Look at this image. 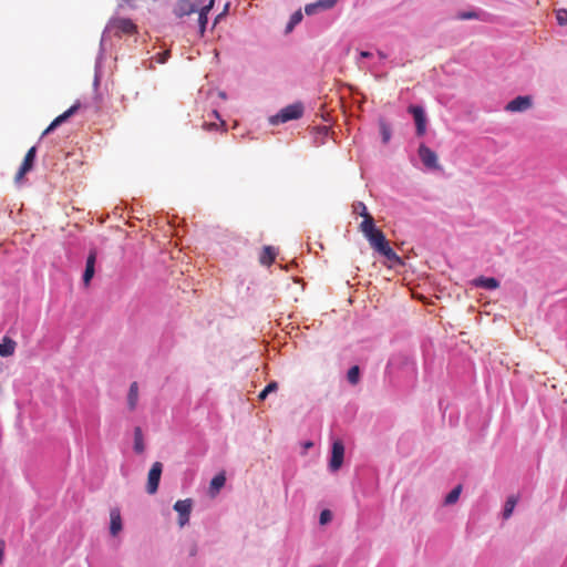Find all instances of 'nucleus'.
<instances>
[{
  "mask_svg": "<svg viewBox=\"0 0 567 567\" xmlns=\"http://www.w3.org/2000/svg\"><path fill=\"white\" fill-rule=\"evenodd\" d=\"M370 246L389 261L401 264V258L391 248L382 230L377 229L365 237Z\"/></svg>",
  "mask_w": 567,
  "mask_h": 567,
  "instance_id": "f257e3e1",
  "label": "nucleus"
},
{
  "mask_svg": "<svg viewBox=\"0 0 567 567\" xmlns=\"http://www.w3.org/2000/svg\"><path fill=\"white\" fill-rule=\"evenodd\" d=\"M303 114V105L301 103H293L290 105H287L282 110H280L279 113L270 117V123L272 125H277L280 123H286L291 120H298Z\"/></svg>",
  "mask_w": 567,
  "mask_h": 567,
  "instance_id": "f03ea898",
  "label": "nucleus"
},
{
  "mask_svg": "<svg viewBox=\"0 0 567 567\" xmlns=\"http://www.w3.org/2000/svg\"><path fill=\"white\" fill-rule=\"evenodd\" d=\"M109 28L118 37L122 34L132 35L137 31L136 24L131 19L126 18L112 19L109 23Z\"/></svg>",
  "mask_w": 567,
  "mask_h": 567,
  "instance_id": "7ed1b4c3",
  "label": "nucleus"
},
{
  "mask_svg": "<svg viewBox=\"0 0 567 567\" xmlns=\"http://www.w3.org/2000/svg\"><path fill=\"white\" fill-rule=\"evenodd\" d=\"M343 457H344L343 442L341 440L333 441L332 449H331V457H330V462H329V468L332 472L338 471L342 466Z\"/></svg>",
  "mask_w": 567,
  "mask_h": 567,
  "instance_id": "20e7f679",
  "label": "nucleus"
},
{
  "mask_svg": "<svg viewBox=\"0 0 567 567\" xmlns=\"http://www.w3.org/2000/svg\"><path fill=\"white\" fill-rule=\"evenodd\" d=\"M162 471H163V464L161 462H155L152 465V467L148 472L147 485H146V491L148 494L152 495L157 492L158 484L161 481Z\"/></svg>",
  "mask_w": 567,
  "mask_h": 567,
  "instance_id": "39448f33",
  "label": "nucleus"
},
{
  "mask_svg": "<svg viewBox=\"0 0 567 567\" xmlns=\"http://www.w3.org/2000/svg\"><path fill=\"white\" fill-rule=\"evenodd\" d=\"M192 506H193V503H192V499H189V498L177 501L174 504V509L178 513V516H179L178 525L181 527L185 526L188 523L190 512H192Z\"/></svg>",
  "mask_w": 567,
  "mask_h": 567,
  "instance_id": "423d86ee",
  "label": "nucleus"
},
{
  "mask_svg": "<svg viewBox=\"0 0 567 567\" xmlns=\"http://www.w3.org/2000/svg\"><path fill=\"white\" fill-rule=\"evenodd\" d=\"M409 112L413 115L417 136H423L426 132V117L423 107L411 105Z\"/></svg>",
  "mask_w": 567,
  "mask_h": 567,
  "instance_id": "0eeeda50",
  "label": "nucleus"
},
{
  "mask_svg": "<svg viewBox=\"0 0 567 567\" xmlns=\"http://www.w3.org/2000/svg\"><path fill=\"white\" fill-rule=\"evenodd\" d=\"M35 154H37L35 146H32L27 152V154L24 156V159H23L19 171L17 172V174L14 176V181L17 183H20L22 181V178L24 177V175L32 169L33 163H34V159H35Z\"/></svg>",
  "mask_w": 567,
  "mask_h": 567,
  "instance_id": "6e6552de",
  "label": "nucleus"
},
{
  "mask_svg": "<svg viewBox=\"0 0 567 567\" xmlns=\"http://www.w3.org/2000/svg\"><path fill=\"white\" fill-rule=\"evenodd\" d=\"M530 106H532V99L527 95H525V96L520 95V96L515 97L511 102H508L507 105L505 106V110L507 112H512V113L524 112V111L528 110Z\"/></svg>",
  "mask_w": 567,
  "mask_h": 567,
  "instance_id": "1a4fd4ad",
  "label": "nucleus"
},
{
  "mask_svg": "<svg viewBox=\"0 0 567 567\" xmlns=\"http://www.w3.org/2000/svg\"><path fill=\"white\" fill-rule=\"evenodd\" d=\"M419 156L426 167L439 168L437 155L424 144L419 147Z\"/></svg>",
  "mask_w": 567,
  "mask_h": 567,
  "instance_id": "9d476101",
  "label": "nucleus"
},
{
  "mask_svg": "<svg viewBox=\"0 0 567 567\" xmlns=\"http://www.w3.org/2000/svg\"><path fill=\"white\" fill-rule=\"evenodd\" d=\"M79 107H80V104L76 103V104L72 105L69 110H66L64 113H62L61 115L56 116L51 122V124L44 130V132L42 133V136L49 134L50 132L55 130L59 125H61L62 123L68 121L79 110Z\"/></svg>",
  "mask_w": 567,
  "mask_h": 567,
  "instance_id": "9b49d317",
  "label": "nucleus"
},
{
  "mask_svg": "<svg viewBox=\"0 0 567 567\" xmlns=\"http://www.w3.org/2000/svg\"><path fill=\"white\" fill-rule=\"evenodd\" d=\"M96 257H97L96 250L92 249L89 252V256L86 258L85 270H84V274H83V282H84L85 286L90 285V281H91V279L94 276Z\"/></svg>",
  "mask_w": 567,
  "mask_h": 567,
  "instance_id": "f8f14e48",
  "label": "nucleus"
},
{
  "mask_svg": "<svg viewBox=\"0 0 567 567\" xmlns=\"http://www.w3.org/2000/svg\"><path fill=\"white\" fill-rule=\"evenodd\" d=\"M123 528L122 517L118 507H113L110 511V533L112 536H116Z\"/></svg>",
  "mask_w": 567,
  "mask_h": 567,
  "instance_id": "ddd939ff",
  "label": "nucleus"
},
{
  "mask_svg": "<svg viewBox=\"0 0 567 567\" xmlns=\"http://www.w3.org/2000/svg\"><path fill=\"white\" fill-rule=\"evenodd\" d=\"M213 6H214V0H207V3L200 4V8L197 10L200 34H204V32H205L206 24L208 22L207 13L210 11Z\"/></svg>",
  "mask_w": 567,
  "mask_h": 567,
  "instance_id": "4468645a",
  "label": "nucleus"
},
{
  "mask_svg": "<svg viewBox=\"0 0 567 567\" xmlns=\"http://www.w3.org/2000/svg\"><path fill=\"white\" fill-rule=\"evenodd\" d=\"M140 390L137 382H132L127 393V406L130 411H134L138 403Z\"/></svg>",
  "mask_w": 567,
  "mask_h": 567,
  "instance_id": "2eb2a0df",
  "label": "nucleus"
},
{
  "mask_svg": "<svg viewBox=\"0 0 567 567\" xmlns=\"http://www.w3.org/2000/svg\"><path fill=\"white\" fill-rule=\"evenodd\" d=\"M277 256V250L272 246H265L259 256V262L264 266L269 267Z\"/></svg>",
  "mask_w": 567,
  "mask_h": 567,
  "instance_id": "dca6fc26",
  "label": "nucleus"
},
{
  "mask_svg": "<svg viewBox=\"0 0 567 567\" xmlns=\"http://www.w3.org/2000/svg\"><path fill=\"white\" fill-rule=\"evenodd\" d=\"M473 285L475 287L489 289V290L496 289L499 287V282L497 279H495L493 277H484V276H481V277L474 279Z\"/></svg>",
  "mask_w": 567,
  "mask_h": 567,
  "instance_id": "f3484780",
  "label": "nucleus"
},
{
  "mask_svg": "<svg viewBox=\"0 0 567 567\" xmlns=\"http://www.w3.org/2000/svg\"><path fill=\"white\" fill-rule=\"evenodd\" d=\"M17 343L9 337H3L0 342V357H10L16 351Z\"/></svg>",
  "mask_w": 567,
  "mask_h": 567,
  "instance_id": "a211bd4d",
  "label": "nucleus"
},
{
  "mask_svg": "<svg viewBox=\"0 0 567 567\" xmlns=\"http://www.w3.org/2000/svg\"><path fill=\"white\" fill-rule=\"evenodd\" d=\"M374 225V219L370 214L363 216V220L360 224V230L363 233L364 237L377 230Z\"/></svg>",
  "mask_w": 567,
  "mask_h": 567,
  "instance_id": "6ab92c4d",
  "label": "nucleus"
},
{
  "mask_svg": "<svg viewBox=\"0 0 567 567\" xmlns=\"http://www.w3.org/2000/svg\"><path fill=\"white\" fill-rule=\"evenodd\" d=\"M226 477L224 473L217 474L212 481H210V493L213 495H216L219 489L225 485Z\"/></svg>",
  "mask_w": 567,
  "mask_h": 567,
  "instance_id": "aec40b11",
  "label": "nucleus"
},
{
  "mask_svg": "<svg viewBox=\"0 0 567 567\" xmlns=\"http://www.w3.org/2000/svg\"><path fill=\"white\" fill-rule=\"evenodd\" d=\"M328 10L323 0H317L316 2L309 3L305 7V12L308 16L318 13L319 11Z\"/></svg>",
  "mask_w": 567,
  "mask_h": 567,
  "instance_id": "412c9836",
  "label": "nucleus"
},
{
  "mask_svg": "<svg viewBox=\"0 0 567 567\" xmlns=\"http://www.w3.org/2000/svg\"><path fill=\"white\" fill-rule=\"evenodd\" d=\"M134 450L137 453L144 452L143 435H142V430L140 427H136L134 431Z\"/></svg>",
  "mask_w": 567,
  "mask_h": 567,
  "instance_id": "4be33fe9",
  "label": "nucleus"
},
{
  "mask_svg": "<svg viewBox=\"0 0 567 567\" xmlns=\"http://www.w3.org/2000/svg\"><path fill=\"white\" fill-rule=\"evenodd\" d=\"M517 504V498L515 496H509L505 503L503 516L504 518H508Z\"/></svg>",
  "mask_w": 567,
  "mask_h": 567,
  "instance_id": "5701e85b",
  "label": "nucleus"
},
{
  "mask_svg": "<svg viewBox=\"0 0 567 567\" xmlns=\"http://www.w3.org/2000/svg\"><path fill=\"white\" fill-rule=\"evenodd\" d=\"M461 491H462V486L461 485H457L455 486L445 497V504L446 505H452L454 503H456V501L460 497V494H461Z\"/></svg>",
  "mask_w": 567,
  "mask_h": 567,
  "instance_id": "b1692460",
  "label": "nucleus"
},
{
  "mask_svg": "<svg viewBox=\"0 0 567 567\" xmlns=\"http://www.w3.org/2000/svg\"><path fill=\"white\" fill-rule=\"evenodd\" d=\"M379 127L382 141L384 144H386L391 138V127L384 121H380Z\"/></svg>",
  "mask_w": 567,
  "mask_h": 567,
  "instance_id": "393cba45",
  "label": "nucleus"
},
{
  "mask_svg": "<svg viewBox=\"0 0 567 567\" xmlns=\"http://www.w3.org/2000/svg\"><path fill=\"white\" fill-rule=\"evenodd\" d=\"M347 378H348V381L351 383V384H357L360 380V369L358 365H353L352 368L349 369L348 371V374H347Z\"/></svg>",
  "mask_w": 567,
  "mask_h": 567,
  "instance_id": "a878e982",
  "label": "nucleus"
},
{
  "mask_svg": "<svg viewBox=\"0 0 567 567\" xmlns=\"http://www.w3.org/2000/svg\"><path fill=\"white\" fill-rule=\"evenodd\" d=\"M278 389V383L276 381H271L266 385V388L259 393V400H265L267 395L271 392H276Z\"/></svg>",
  "mask_w": 567,
  "mask_h": 567,
  "instance_id": "bb28decb",
  "label": "nucleus"
},
{
  "mask_svg": "<svg viewBox=\"0 0 567 567\" xmlns=\"http://www.w3.org/2000/svg\"><path fill=\"white\" fill-rule=\"evenodd\" d=\"M302 20V13L301 11H296L287 25V31H291L296 24H298Z\"/></svg>",
  "mask_w": 567,
  "mask_h": 567,
  "instance_id": "cd10ccee",
  "label": "nucleus"
},
{
  "mask_svg": "<svg viewBox=\"0 0 567 567\" xmlns=\"http://www.w3.org/2000/svg\"><path fill=\"white\" fill-rule=\"evenodd\" d=\"M480 14L476 11H466V12H460L456 16V19L458 20H470V19H478Z\"/></svg>",
  "mask_w": 567,
  "mask_h": 567,
  "instance_id": "c85d7f7f",
  "label": "nucleus"
},
{
  "mask_svg": "<svg viewBox=\"0 0 567 567\" xmlns=\"http://www.w3.org/2000/svg\"><path fill=\"white\" fill-rule=\"evenodd\" d=\"M556 19L558 24L566 25L567 24V10L560 9L556 12Z\"/></svg>",
  "mask_w": 567,
  "mask_h": 567,
  "instance_id": "c756f323",
  "label": "nucleus"
},
{
  "mask_svg": "<svg viewBox=\"0 0 567 567\" xmlns=\"http://www.w3.org/2000/svg\"><path fill=\"white\" fill-rule=\"evenodd\" d=\"M353 212L360 214L362 217L369 214L367 206L362 202H357L353 204Z\"/></svg>",
  "mask_w": 567,
  "mask_h": 567,
  "instance_id": "7c9ffc66",
  "label": "nucleus"
},
{
  "mask_svg": "<svg viewBox=\"0 0 567 567\" xmlns=\"http://www.w3.org/2000/svg\"><path fill=\"white\" fill-rule=\"evenodd\" d=\"M332 518V514L329 509H323L321 513H320V517H319V520H320V524L321 525H324L327 523H329Z\"/></svg>",
  "mask_w": 567,
  "mask_h": 567,
  "instance_id": "2f4dec72",
  "label": "nucleus"
},
{
  "mask_svg": "<svg viewBox=\"0 0 567 567\" xmlns=\"http://www.w3.org/2000/svg\"><path fill=\"white\" fill-rule=\"evenodd\" d=\"M4 548H6L4 542L0 540V565L2 564V561L4 559Z\"/></svg>",
  "mask_w": 567,
  "mask_h": 567,
  "instance_id": "473e14b6",
  "label": "nucleus"
},
{
  "mask_svg": "<svg viewBox=\"0 0 567 567\" xmlns=\"http://www.w3.org/2000/svg\"><path fill=\"white\" fill-rule=\"evenodd\" d=\"M339 0H323L326 8L329 10L336 6Z\"/></svg>",
  "mask_w": 567,
  "mask_h": 567,
  "instance_id": "72a5a7b5",
  "label": "nucleus"
},
{
  "mask_svg": "<svg viewBox=\"0 0 567 567\" xmlns=\"http://www.w3.org/2000/svg\"><path fill=\"white\" fill-rule=\"evenodd\" d=\"M360 55H361L362 58H370V56H371V53H370V52H368V51H361V52H360Z\"/></svg>",
  "mask_w": 567,
  "mask_h": 567,
  "instance_id": "f704fd0d",
  "label": "nucleus"
},
{
  "mask_svg": "<svg viewBox=\"0 0 567 567\" xmlns=\"http://www.w3.org/2000/svg\"><path fill=\"white\" fill-rule=\"evenodd\" d=\"M204 126L207 127V128H210V127H214L216 125L214 123H210V124H205Z\"/></svg>",
  "mask_w": 567,
  "mask_h": 567,
  "instance_id": "c9c22d12",
  "label": "nucleus"
}]
</instances>
